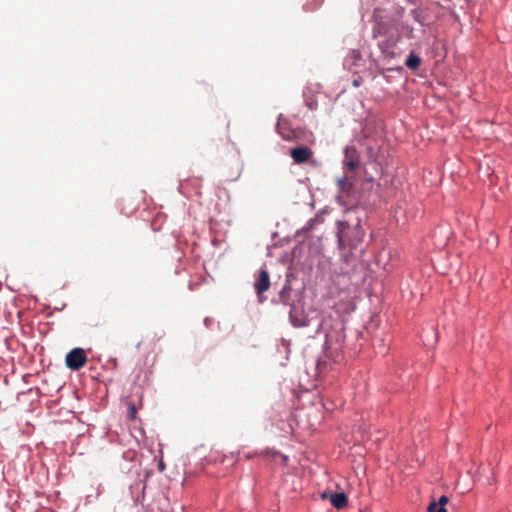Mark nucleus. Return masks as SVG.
<instances>
[{
    "label": "nucleus",
    "mask_w": 512,
    "mask_h": 512,
    "mask_svg": "<svg viewBox=\"0 0 512 512\" xmlns=\"http://www.w3.org/2000/svg\"><path fill=\"white\" fill-rule=\"evenodd\" d=\"M338 244L341 248L349 247L351 249L356 248L364 238V231L357 225L352 229H349V225L346 222H338Z\"/></svg>",
    "instance_id": "nucleus-1"
},
{
    "label": "nucleus",
    "mask_w": 512,
    "mask_h": 512,
    "mask_svg": "<svg viewBox=\"0 0 512 512\" xmlns=\"http://www.w3.org/2000/svg\"><path fill=\"white\" fill-rule=\"evenodd\" d=\"M345 341V334L343 328L326 334V353L325 357L331 359L333 362H338L341 358V351Z\"/></svg>",
    "instance_id": "nucleus-2"
},
{
    "label": "nucleus",
    "mask_w": 512,
    "mask_h": 512,
    "mask_svg": "<svg viewBox=\"0 0 512 512\" xmlns=\"http://www.w3.org/2000/svg\"><path fill=\"white\" fill-rule=\"evenodd\" d=\"M87 360L82 348H74L66 355L65 364L70 370L77 371L85 366Z\"/></svg>",
    "instance_id": "nucleus-3"
},
{
    "label": "nucleus",
    "mask_w": 512,
    "mask_h": 512,
    "mask_svg": "<svg viewBox=\"0 0 512 512\" xmlns=\"http://www.w3.org/2000/svg\"><path fill=\"white\" fill-rule=\"evenodd\" d=\"M344 168L349 171H355L360 165V156L353 146H348L344 149Z\"/></svg>",
    "instance_id": "nucleus-4"
},
{
    "label": "nucleus",
    "mask_w": 512,
    "mask_h": 512,
    "mask_svg": "<svg viewBox=\"0 0 512 512\" xmlns=\"http://www.w3.org/2000/svg\"><path fill=\"white\" fill-rule=\"evenodd\" d=\"M289 154L296 164H303L311 159L313 151L307 146H298L290 149Z\"/></svg>",
    "instance_id": "nucleus-5"
},
{
    "label": "nucleus",
    "mask_w": 512,
    "mask_h": 512,
    "mask_svg": "<svg viewBox=\"0 0 512 512\" xmlns=\"http://www.w3.org/2000/svg\"><path fill=\"white\" fill-rule=\"evenodd\" d=\"M255 291L262 302V294L270 288V276L266 269H261L254 283Z\"/></svg>",
    "instance_id": "nucleus-6"
},
{
    "label": "nucleus",
    "mask_w": 512,
    "mask_h": 512,
    "mask_svg": "<svg viewBox=\"0 0 512 512\" xmlns=\"http://www.w3.org/2000/svg\"><path fill=\"white\" fill-rule=\"evenodd\" d=\"M289 316L291 323L296 327H305L309 325L308 320L302 314L301 308L297 307L296 305L291 306Z\"/></svg>",
    "instance_id": "nucleus-7"
},
{
    "label": "nucleus",
    "mask_w": 512,
    "mask_h": 512,
    "mask_svg": "<svg viewBox=\"0 0 512 512\" xmlns=\"http://www.w3.org/2000/svg\"><path fill=\"white\" fill-rule=\"evenodd\" d=\"M329 500L332 506L339 510L344 509L348 504V498L343 492L331 494Z\"/></svg>",
    "instance_id": "nucleus-8"
},
{
    "label": "nucleus",
    "mask_w": 512,
    "mask_h": 512,
    "mask_svg": "<svg viewBox=\"0 0 512 512\" xmlns=\"http://www.w3.org/2000/svg\"><path fill=\"white\" fill-rule=\"evenodd\" d=\"M449 499L447 496L443 495L439 498L438 502H431L427 507V512H447L445 505L448 503Z\"/></svg>",
    "instance_id": "nucleus-9"
},
{
    "label": "nucleus",
    "mask_w": 512,
    "mask_h": 512,
    "mask_svg": "<svg viewBox=\"0 0 512 512\" xmlns=\"http://www.w3.org/2000/svg\"><path fill=\"white\" fill-rule=\"evenodd\" d=\"M405 64L409 69L416 70L421 65V58L414 53H410Z\"/></svg>",
    "instance_id": "nucleus-10"
},
{
    "label": "nucleus",
    "mask_w": 512,
    "mask_h": 512,
    "mask_svg": "<svg viewBox=\"0 0 512 512\" xmlns=\"http://www.w3.org/2000/svg\"><path fill=\"white\" fill-rule=\"evenodd\" d=\"M337 184L341 192L349 191L352 186L347 177L338 179Z\"/></svg>",
    "instance_id": "nucleus-11"
},
{
    "label": "nucleus",
    "mask_w": 512,
    "mask_h": 512,
    "mask_svg": "<svg viewBox=\"0 0 512 512\" xmlns=\"http://www.w3.org/2000/svg\"><path fill=\"white\" fill-rule=\"evenodd\" d=\"M279 133H280L281 137L284 140H287V141H294V140H296L295 132H293V131L284 132L281 126H279Z\"/></svg>",
    "instance_id": "nucleus-12"
},
{
    "label": "nucleus",
    "mask_w": 512,
    "mask_h": 512,
    "mask_svg": "<svg viewBox=\"0 0 512 512\" xmlns=\"http://www.w3.org/2000/svg\"><path fill=\"white\" fill-rule=\"evenodd\" d=\"M137 416V407L135 403L129 402L128 403V418L130 420H135Z\"/></svg>",
    "instance_id": "nucleus-13"
},
{
    "label": "nucleus",
    "mask_w": 512,
    "mask_h": 512,
    "mask_svg": "<svg viewBox=\"0 0 512 512\" xmlns=\"http://www.w3.org/2000/svg\"><path fill=\"white\" fill-rule=\"evenodd\" d=\"M326 366V360H319L317 363V369L321 371Z\"/></svg>",
    "instance_id": "nucleus-14"
},
{
    "label": "nucleus",
    "mask_w": 512,
    "mask_h": 512,
    "mask_svg": "<svg viewBox=\"0 0 512 512\" xmlns=\"http://www.w3.org/2000/svg\"><path fill=\"white\" fill-rule=\"evenodd\" d=\"M315 1L317 2L316 6H319L323 2V0H315Z\"/></svg>",
    "instance_id": "nucleus-15"
},
{
    "label": "nucleus",
    "mask_w": 512,
    "mask_h": 512,
    "mask_svg": "<svg viewBox=\"0 0 512 512\" xmlns=\"http://www.w3.org/2000/svg\"><path fill=\"white\" fill-rule=\"evenodd\" d=\"M377 33H378V34H381L380 27L377 29Z\"/></svg>",
    "instance_id": "nucleus-16"
}]
</instances>
